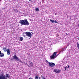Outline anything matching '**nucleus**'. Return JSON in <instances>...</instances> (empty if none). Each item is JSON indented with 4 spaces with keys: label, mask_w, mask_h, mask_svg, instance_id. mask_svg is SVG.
I'll use <instances>...</instances> for the list:
<instances>
[{
    "label": "nucleus",
    "mask_w": 79,
    "mask_h": 79,
    "mask_svg": "<svg viewBox=\"0 0 79 79\" xmlns=\"http://www.w3.org/2000/svg\"><path fill=\"white\" fill-rule=\"evenodd\" d=\"M19 23L21 24V26H28L29 25V23L27 19L20 20Z\"/></svg>",
    "instance_id": "obj_1"
},
{
    "label": "nucleus",
    "mask_w": 79,
    "mask_h": 79,
    "mask_svg": "<svg viewBox=\"0 0 79 79\" xmlns=\"http://www.w3.org/2000/svg\"><path fill=\"white\" fill-rule=\"evenodd\" d=\"M10 77V75L8 74H6V75L3 74H2L0 75V79H7V78H9Z\"/></svg>",
    "instance_id": "obj_2"
},
{
    "label": "nucleus",
    "mask_w": 79,
    "mask_h": 79,
    "mask_svg": "<svg viewBox=\"0 0 79 79\" xmlns=\"http://www.w3.org/2000/svg\"><path fill=\"white\" fill-rule=\"evenodd\" d=\"M56 52H54L53 53L52 55L50 57V60H54L55 58H56Z\"/></svg>",
    "instance_id": "obj_3"
},
{
    "label": "nucleus",
    "mask_w": 79,
    "mask_h": 79,
    "mask_svg": "<svg viewBox=\"0 0 79 79\" xmlns=\"http://www.w3.org/2000/svg\"><path fill=\"white\" fill-rule=\"evenodd\" d=\"M13 58H14V60L15 61H20V59L18 57V56L16 55L15 54L14 55V56H13Z\"/></svg>",
    "instance_id": "obj_4"
},
{
    "label": "nucleus",
    "mask_w": 79,
    "mask_h": 79,
    "mask_svg": "<svg viewBox=\"0 0 79 79\" xmlns=\"http://www.w3.org/2000/svg\"><path fill=\"white\" fill-rule=\"evenodd\" d=\"M25 34L27 37H30V38L32 37V34L31 32H25Z\"/></svg>",
    "instance_id": "obj_5"
},
{
    "label": "nucleus",
    "mask_w": 79,
    "mask_h": 79,
    "mask_svg": "<svg viewBox=\"0 0 79 79\" xmlns=\"http://www.w3.org/2000/svg\"><path fill=\"white\" fill-rule=\"evenodd\" d=\"M54 71L56 73H61V71L59 69H56L54 70Z\"/></svg>",
    "instance_id": "obj_6"
},
{
    "label": "nucleus",
    "mask_w": 79,
    "mask_h": 79,
    "mask_svg": "<svg viewBox=\"0 0 79 79\" xmlns=\"http://www.w3.org/2000/svg\"><path fill=\"white\" fill-rule=\"evenodd\" d=\"M48 64L51 67H54V66H55V64L54 63L49 62L48 63Z\"/></svg>",
    "instance_id": "obj_7"
},
{
    "label": "nucleus",
    "mask_w": 79,
    "mask_h": 79,
    "mask_svg": "<svg viewBox=\"0 0 79 79\" xmlns=\"http://www.w3.org/2000/svg\"><path fill=\"white\" fill-rule=\"evenodd\" d=\"M6 52H7V54L8 55H10V49H8L6 50Z\"/></svg>",
    "instance_id": "obj_8"
},
{
    "label": "nucleus",
    "mask_w": 79,
    "mask_h": 79,
    "mask_svg": "<svg viewBox=\"0 0 79 79\" xmlns=\"http://www.w3.org/2000/svg\"><path fill=\"white\" fill-rule=\"evenodd\" d=\"M23 37H20L19 38V40L20 41H23Z\"/></svg>",
    "instance_id": "obj_9"
},
{
    "label": "nucleus",
    "mask_w": 79,
    "mask_h": 79,
    "mask_svg": "<svg viewBox=\"0 0 79 79\" xmlns=\"http://www.w3.org/2000/svg\"><path fill=\"white\" fill-rule=\"evenodd\" d=\"M0 56H1V57H3V56H4V54L3 53H1L0 54Z\"/></svg>",
    "instance_id": "obj_10"
},
{
    "label": "nucleus",
    "mask_w": 79,
    "mask_h": 79,
    "mask_svg": "<svg viewBox=\"0 0 79 79\" xmlns=\"http://www.w3.org/2000/svg\"><path fill=\"white\" fill-rule=\"evenodd\" d=\"M35 11H37V12H39V11H40V10H39V8H36L35 9Z\"/></svg>",
    "instance_id": "obj_11"
},
{
    "label": "nucleus",
    "mask_w": 79,
    "mask_h": 79,
    "mask_svg": "<svg viewBox=\"0 0 79 79\" xmlns=\"http://www.w3.org/2000/svg\"><path fill=\"white\" fill-rule=\"evenodd\" d=\"M35 79H40V77L37 76H35Z\"/></svg>",
    "instance_id": "obj_12"
},
{
    "label": "nucleus",
    "mask_w": 79,
    "mask_h": 79,
    "mask_svg": "<svg viewBox=\"0 0 79 79\" xmlns=\"http://www.w3.org/2000/svg\"><path fill=\"white\" fill-rule=\"evenodd\" d=\"M50 21L52 23H53L54 22V20L50 19Z\"/></svg>",
    "instance_id": "obj_13"
},
{
    "label": "nucleus",
    "mask_w": 79,
    "mask_h": 79,
    "mask_svg": "<svg viewBox=\"0 0 79 79\" xmlns=\"http://www.w3.org/2000/svg\"><path fill=\"white\" fill-rule=\"evenodd\" d=\"M54 23H56L57 24L58 23V22H57V21L56 20H54Z\"/></svg>",
    "instance_id": "obj_14"
},
{
    "label": "nucleus",
    "mask_w": 79,
    "mask_h": 79,
    "mask_svg": "<svg viewBox=\"0 0 79 79\" xmlns=\"http://www.w3.org/2000/svg\"><path fill=\"white\" fill-rule=\"evenodd\" d=\"M33 66V64H32V62H31V64L30 65H29L28 66L30 67V66Z\"/></svg>",
    "instance_id": "obj_15"
},
{
    "label": "nucleus",
    "mask_w": 79,
    "mask_h": 79,
    "mask_svg": "<svg viewBox=\"0 0 79 79\" xmlns=\"http://www.w3.org/2000/svg\"><path fill=\"white\" fill-rule=\"evenodd\" d=\"M66 48H64L63 49H62V51H63H63H64V50H66Z\"/></svg>",
    "instance_id": "obj_16"
},
{
    "label": "nucleus",
    "mask_w": 79,
    "mask_h": 79,
    "mask_svg": "<svg viewBox=\"0 0 79 79\" xmlns=\"http://www.w3.org/2000/svg\"><path fill=\"white\" fill-rule=\"evenodd\" d=\"M6 47H4L3 48V50H6Z\"/></svg>",
    "instance_id": "obj_17"
},
{
    "label": "nucleus",
    "mask_w": 79,
    "mask_h": 79,
    "mask_svg": "<svg viewBox=\"0 0 79 79\" xmlns=\"http://www.w3.org/2000/svg\"><path fill=\"white\" fill-rule=\"evenodd\" d=\"M67 67H64V69H65V71H66V69H67Z\"/></svg>",
    "instance_id": "obj_18"
},
{
    "label": "nucleus",
    "mask_w": 79,
    "mask_h": 79,
    "mask_svg": "<svg viewBox=\"0 0 79 79\" xmlns=\"http://www.w3.org/2000/svg\"><path fill=\"white\" fill-rule=\"evenodd\" d=\"M15 60L14 59V57H13V58H12L11 60H12V61H13V60Z\"/></svg>",
    "instance_id": "obj_19"
},
{
    "label": "nucleus",
    "mask_w": 79,
    "mask_h": 79,
    "mask_svg": "<svg viewBox=\"0 0 79 79\" xmlns=\"http://www.w3.org/2000/svg\"><path fill=\"white\" fill-rule=\"evenodd\" d=\"M46 62H48V64H49V63H50V62H49V61H48V60H46Z\"/></svg>",
    "instance_id": "obj_20"
},
{
    "label": "nucleus",
    "mask_w": 79,
    "mask_h": 79,
    "mask_svg": "<svg viewBox=\"0 0 79 79\" xmlns=\"http://www.w3.org/2000/svg\"><path fill=\"white\" fill-rule=\"evenodd\" d=\"M42 77V79H45V77Z\"/></svg>",
    "instance_id": "obj_21"
},
{
    "label": "nucleus",
    "mask_w": 79,
    "mask_h": 79,
    "mask_svg": "<svg viewBox=\"0 0 79 79\" xmlns=\"http://www.w3.org/2000/svg\"><path fill=\"white\" fill-rule=\"evenodd\" d=\"M4 52H6V49L4 50Z\"/></svg>",
    "instance_id": "obj_22"
},
{
    "label": "nucleus",
    "mask_w": 79,
    "mask_h": 79,
    "mask_svg": "<svg viewBox=\"0 0 79 79\" xmlns=\"http://www.w3.org/2000/svg\"><path fill=\"white\" fill-rule=\"evenodd\" d=\"M70 66L69 65H68V67H67L68 69L69 68V67Z\"/></svg>",
    "instance_id": "obj_23"
},
{
    "label": "nucleus",
    "mask_w": 79,
    "mask_h": 79,
    "mask_svg": "<svg viewBox=\"0 0 79 79\" xmlns=\"http://www.w3.org/2000/svg\"><path fill=\"white\" fill-rule=\"evenodd\" d=\"M29 2H31L32 0H28Z\"/></svg>",
    "instance_id": "obj_24"
},
{
    "label": "nucleus",
    "mask_w": 79,
    "mask_h": 79,
    "mask_svg": "<svg viewBox=\"0 0 79 79\" xmlns=\"http://www.w3.org/2000/svg\"><path fill=\"white\" fill-rule=\"evenodd\" d=\"M29 79H32V78L31 77H30V78H29Z\"/></svg>",
    "instance_id": "obj_25"
},
{
    "label": "nucleus",
    "mask_w": 79,
    "mask_h": 79,
    "mask_svg": "<svg viewBox=\"0 0 79 79\" xmlns=\"http://www.w3.org/2000/svg\"><path fill=\"white\" fill-rule=\"evenodd\" d=\"M2 52H1V51H0V55L1 54Z\"/></svg>",
    "instance_id": "obj_26"
},
{
    "label": "nucleus",
    "mask_w": 79,
    "mask_h": 79,
    "mask_svg": "<svg viewBox=\"0 0 79 79\" xmlns=\"http://www.w3.org/2000/svg\"><path fill=\"white\" fill-rule=\"evenodd\" d=\"M24 37H26V35H23Z\"/></svg>",
    "instance_id": "obj_27"
},
{
    "label": "nucleus",
    "mask_w": 79,
    "mask_h": 79,
    "mask_svg": "<svg viewBox=\"0 0 79 79\" xmlns=\"http://www.w3.org/2000/svg\"><path fill=\"white\" fill-rule=\"evenodd\" d=\"M22 15H24V13H22Z\"/></svg>",
    "instance_id": "obj_28"
},
{
    "label": "nucleus",
    "mask_w": 79,
    "mask_h": 79,
    "mask_svg": "<svg viewBox=\"0 0 79 79\" xmlns=\"http://www.w3.org/2000/svg\"><path fill=\"white\" fill-rule=\"evenodd\" d=\"M30 64H31L32 63L30 62Z\"/></svg>",
    "instance_id": "obj_29"
},
{
    "label": "nucleus",
    "mask_w": 79,
    "mask_h": 79,
    "mask_svg": "<svg viewBox=\"0 0 79 79\" xmlns=\"http://www.w3.org/2000/svg\"><path fill=\"white\" fill-rule=\"evenodd\" d=\"M26 64H27V63H26Z\"/></svg>",
    "instance_id": "obj_30"
}]
</instances>
